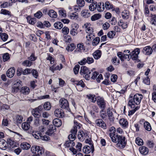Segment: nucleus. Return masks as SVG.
<instances>
[{
	"label": "nucleus",
	"mask_w": 156,
	"mask_h": 156,
	"mask_svg": "<svg viewBox=\"0 0 156 156\" xmlns=\"http://www.w3.org/2000/svg\"><path fill=\"white\" fill-rule=\"evenodd\" d=\"M101 17V15L99 13H96L92 16L91 18L92 21H94L100 19Z\"/></svg>",
	"instance_id": "obj_33"
},
{
	"label": "nucleus",
	"mask_w": 156,
	"mask_h": 156,
	"mask_svg": "<svg viewBox=\"0 0 156 156\" xmlns=\"http://www.w3.org/2000/svg\"><path fill=\"white\" fill-rule=\"evenodd\" d=\"M107 113L109 119L111 121H114V117L113 113L110 110V108H108L107 110Z\"/></svg>",
	"instance_id": "obj_38"
},
{
	"label": "nucleus",
	"mask_w": 156,
	"mask_h": 156,
	"mask_svg": "<svg viewBox=\"0 0 156 156\" xmlns=\"http://www.w3.org/2000/svg\"><path fill=\"white\" fill-rule=\"evenodd\" d=\"M87 97L92 102H95L96 101V98L95 96L92 94L87 95Z\"/></svg>",
	"instance_id": "obj_37"
},
{
	"label": "nucleus",
	"mask_w": 156,
	"mask_h": 156,
	"mask_svg": "<svg viewBox=\"0 0 156 156\" xmlns=\"http://www.w3.org/2000/svg\"><path fill=\"white\" fill-rule=\"evenodd\" d=\"M21 92L23 94H27L30 92L29 88L26 87H23L21 88Z\"/></svg>",
	"instance_id": "obj_34"
},
{
	"label": "nucleus",
	"mask_w": 156,
	"mask_h": 156,
	"mask_svg": "<svg viewBox=\"0 0 156 156\" xmlns=\"http://www.w3.org/2000/svg\"><path fill=\"white\" fill-rule=\"evenodd\" d=\"M53 123L55 126L59 127L62 125L61 120L59 119H55L53 121Z\"/></svg>",
	"instance_id": "obj_23"
},
{
	"label": "nucleus",
	"mask_w": 156,
	"mask_h": 156,
	"mask_svg": "<svg viewBox=\"0 0 156 156\" xmlns=\"http://www.w3.org/2000/svg\"><path fill=\"white\" fill-rule=\"evenodd\" d=\"M119 26H121L123 29H125L127 27V23L126 22H123L120 20L118 23Z\"/></svg>",
	"instance_id": "obj_43"
},
{
	"label": "nucleus",
	"mask_w": 156,
	"mask_h": 156,
	"mask_svg": "<svg viewBox=\"0 0 156 156\" xmlns=\"http://www.w3.org/2000/svg\"><path fill=\"white\" fill-rule=\"evenodd\" d=\"M20 146L22 149L24 150L29 149L30 147V144L27 142H23L20 145Z\"/></svg>",
	"instance_id": "obj_24"
},
{
	"label": "nucleus",
	"mask_w": 156,
	"mask_h": 156,
	"mask_svg": "<svg viewBox=\"0 0 156 156\" xmlns=\"http://www.w3.org/2000/svg\"><path fill=\"white\" fill-rule=\"evenodd\" d=\"M101 51L100 50H98L93 53V55L95 59L97 60L101 57Z\"/></svg>",
	"instance_id": "obj_22"
},
{
	"label": "nucleus",
	"mask_w": 156,
	"mask_h": 156,
	"mask_svg": "<svg viewBox=\"0 0 156 156\" xmlns=\"http://www.w3.org/2000/svg\"><path fill=\"white\" fill-rule=\"evenodd\" d=\"M80 66L79 65H76L73 68V70L74 73L76 74L79 72Z\"/></svg>",
	"instance_id": "obj_63"
},
{
	"label": "nucleus",
	"mask_w": 156,
	"mask_h": 156,
	"mask_svg": "<svg viewBox=\"0 0 156 156\" xmlns=\"http://www.w3.org/2000/svg\"><path fill=\"white\" fill-rule=\"evenodd\" d=\"M7 141L9 148L10 149H13L15 147H18L19 146L18 144L12 138L8 139Z\"/></svg>",
	"instance_id": "obj_8"
},
{
	"label": "nucleus",
	"mask_w": 156,
	"mask_h": 156,
	"mask_svg": "<svg viewBox=\"0 0 156 156\" xmlns=\"http://www.w3.org/2000/svg\"><path fill=\"white\" fill-rule=\"evenodd\" d=\"M140 49L138 48L135 49L132 52L130 58L133 60H136L138 57V55L140 53Z\"/></svg>",
	"instance_id": "obj_12"
},
{
	"label": "nucleus",
	"mask_w": 156,
	"mask_h": 156,
	"mask_svg": "<svg viewBox=\"0 0 156 156\" xmlns=\"http://www.w3.org/2000/svg\"><path fill=\"white\" fill-rule=\"evenodd\" d=\"M69 29L66 27H64L62 30V33L65 35L69 33Z\"/></svg>",
	"instance_id": "obj_57"
},
{
	"label": "nucleus",
	"mask_w": 156,
	"mask_h": 156,
	"mask_svg": "<svg viewBox=\"0 0 156 156\" xmlns=\"http://www.w3.org/2000/svg\"><path fill=\"white\" fill-rule=\"evenodd\" d=\"M119 123L124 129H126L128 127V122L126 119L124 118L121 119L119 120Z\"/></svg>",
	"instance_id": "obj_15"
},
{
	"label": "nucleus",
	"mask_w": 156,
	"mask_h": 156,
	"mask_svg": "<svg viewBox=\"0 0 156 156\" xmlns=\"http://www.w3.org/2000/svg\"><path fill=\"white\" fill-rule=\"evenodd\" d=\"M115 32L113 31H111L109 32L107 34V36L108 37L112 38H113L114 37L115 35Z\"/></svg>",
	"instance_id": "obj_53"
},
{
	"label": "nucleus",
	"mask_w": 156,
	"mask_h": 156,
	"mask_svg": "<svg viewBox=\"0 0 156 156\" xmlns=\"http://www.w3.org/2000/svg\"><path fill=\"white\" fill-rule=\"evenodd\" d=\"M77 47L80 50V51L78 50L80 52H81L82 51H84L85 50V47H84L83 44L82 43L78 44Z\"/></svg>",
	"instance_id": "obj_52"
},
{
	"label": "nucleus",
	"mask_w": 156,
	"mask_h": 156,
	"mask_svg": "<svg viewBox=\"0 0 156 156\" xmlns=\"http://www.w3.org/2000/svg\"><path fill=\"white\" fill-rule=\"evenodd\" d=\"M78 17V13L76 12L71 13L69 15V17L71 19H76Z\"/></svg>",
	"instance_id": "obj_47"
},
{
	"label": "nucleus",
	"mask_w": 156,
	"mask_h": 156,
	"mask_svg": "<svg viewBox=\"0 0 156 156\" xmlns=\"http://www.w3.org/2000/svg\"><path fill=\"white\" fill-rule=\"evenodd\" d=\"M147 145L149 148H153L154 145V143L152 140H147L146 142Z\"/></svg>",
	"instance_id": "obj_48"
},
{
	"label": "nucleus",
	"mask_w": 156,
	"mask_h": 156,
	"mask_svg": "<svg viewBox=\"0 0 156 156\" xmlns=\"http://www.w3.org/2000/svg\"><path fill=\"white\" fill-rule=\"evenodd\" d=\"M144 83L147 85H149L150 84V79L148 77H146V78H144L143 80Z\"/></svg>",
	"instance_id": "obj_59"
},
{
	"label": "nucleus",
	"mask_w": 156,
	"mask_h": 156,
	"mask_svg": "<svg viewBox=\"0 0 156 156\" xmlns=\"http://www.w3.org/2000/svg\"><path fill=\"white\" fill-rule=\"evenodd\" d=\"M21 82L19 80H17L14 82V86L12 89L13 92H16L20 90V88L22 86Z\"/></svg>",
	"instance_id": "obj_9"
},
{
	"label": "nucleus",
	"mask_w": 156,
	"mask_h": 156,
	"mask_svg": "<svg viewBox=\"0 0 156 156\" xmlns=\"http://www.w3.org/2000/svg\"><path fill=\"white\" fill-rule=\"evenodd\" d=\"M74 84L77 86L80 85L82 87H85V85L82 80H81L79 81H75V83H74Z\"/></svg>",
	"instance_id": "obj_56"
},
{
	"label": "nucleus",
	"mask_w": 156,
	"mask_h": 156,
	"mask_svg": "<svg viewBox=\"0 0 156 156\" xmlns=\"http://www.w3.org/2000/svg\"><path fill=\"white\" fill-rule=\"evenodd\" d=\"M80 73L81 75H85V76H84V77L86 80H89L90 79V74L91 73V72L87 67L82 66L81 67Z\"/></svg>",
	"instance_id": "obj_5"
},
{
	"label": "nucleus",
	"mask_w": 156,
	"mask_h": 156,
	"mask_svg": "<svg viewBox=\"0 0 156 156\" xmlns=\"http://www.w3.org/2000/svg\"><path fill=\"white\" fill-rule=\"evenodd\" d=\"M54 25L55 28L58 29H61L63 27L62 23L60 22H57L55 23Z\"/></svg>",
	"instance_id": "obj_40"
},
{
	"label": "nucleus",
	"mask_w": 156,
	"mask_h": 156,
	"mask_svg": "<svg viewBox=\"0 0 156 156\" xmlns=\"http://www.w3.org/2000/svg\"><path fill=\"white\" fill-rule=\"evenodd\" d=\"M1 39L3 41H6L8 38V35L5 33H2L0 35Z\"/></svg>",
	"instance_id": "obj_54"
},
{
	"label": "nucleus",
	"mask_w": 156,
	"mask_h": 156,
	"mask_svg": "<svg viewBox=\"0 0 156 156\" xmlns=\"http://www.w3.org/2000/svg\"><path fill=\"white\" fill-rule=\"evenodd\" d=\"M78 119L77 118L74 119V125L71 130V134L68 136V139L70 140H73V141L76 138V135L77 131V129L80 128L81 125L77 121Z\"/></svg>",
	"instance_id": "obj_3"
},
{
	"label": "nucleus",
	"mask_w": 156,
	"mask_h": 156,
	"mask_svg": "<svg viewBox=\"0 0 156 156\" xmlns=\"http://www.w3.org/2000/svg\"><path fill=\"white\" fill-rule=\"evenodd\" d=\"M139 108V106H135V107L133 108H132V109H133L129 111L128 115L129 116L132 115Z\"/></svg>",
	"instance_id": "obj_45"
},
{
	"label": "nucleus",
	"mask_w": 156,
	"mask_h": 156,
	"mask_svg": "<svg viewBox=\"0 0 156 156\" xmlns=\"http://www.w3.org/2000/svg\"><path fill=\"white\" fill-rule=\"evenodd\" d=\"M106 9L107 10L112 9L113 8V5L109 2L106 1L105 2L104 5Z\"/></svg>",
	"instance_id": "obj_42"
},
{
	"label": "nucleus",
	"mask_w": 156,
	"mask_h": 156,
	"mask_svg": "<svg viewBox=\"0 0 156 156\" xmlns=\"http://www.w3.org/2000/svg\"><path fill=\"white\" fill-rule=\"evenodd\" d=\"M97 3L94 2L90 4L89 6V9L91 11H94L97 8Z\"/></svg>",
	"instance_id": "obj_29"
},
{
	"label": "nucleus",
	"mask_w": 156,
	"mask_h": 156,
	"mask_svg": "<svg viewBox=\"0 0 156 156\" xmlns=\"http://www.w3.org/2000/svg\"><path fill=\"white\" fill-rule=\"evenodd\" d=\"M76 48V45L73 43L71 44L67 45L66 49L68 51H72Z\"/></svg>",
	"instance_id": "obj_27"
},
{
	"label": "nucleus",
	"mask_w": 156,
	"mask_h": 156,
	"mask_svg": "<svg viewBox=\"0 0 156 156\" xmlns=\"http://www.w3.org/2000/svg\"><path fill=\"white\" fill-rule=\"evenodd\" d=\"M65 145L67 147H71L75 145V143L73 140H69L66 142Z\"/></svg>",
	"instance_id": "obj_30"
},
{
	"label": "nucleus",
	"mask_w": 156,
	"mask_h": 156,
	"mask_svg": "<svg viewBox=\"0 0 156 156\" xmlns=\"http://www.w3.org/2000/svg\"><path fill=\"white\" fill-rule=\"evenodd\" d=\"M88 10L84 9L81 12L82 16L85 18H88L90 16V13L88 12Z\"/></svg>",
	"instance_id": "obj_28"
},
{
	"label": "nucleus",
	"mask_w": 156,
	"mask_h": 156,
	"mask_svg": "<svg viewBox=\"0 0 156 156\" xmlns=\"http://www.w3.org/2000/svg\"><path fill=\"white\" fill-rule=\"evenodd\" d=\"M111 140L113 142H117V146L120 148H123L126 145L125 138L124 136L117 135L112 137Z\"/></svg>",
	"instance_id": "obj_2"
},
{
	"label": "nucleus",
	"mask_w": 156,
	"mask_h": 156,
	"mask_svg": "<svg viewBox=\"0 0 156 156\" xmlns=\"http://www.w3.org/2000/svg\"><path fill=\"white\" fill-rule=\"evenodd\" d=\"M56 129L55 126L53 125H49L46 132V134L49 136L51 135L55 131Z\"/></svg>",
	"instance_id": "obj_13"
},
{
	"label": "nucleus",
	"mask_w": 156,
	"mask_h": 156,
	"mask_svg": "<svg viewBox=\"0 0 156 156\" xmlns=\"http://www.w3.org/2000/svg\"><path fill=\"white\" fill-rule=\"evenodd\" d=\"M152 51L153 50L149 46L145 47L143 50L144 53L147 55L151 54Z\"/></svg>",
	"instance_id": "obj_16"
},
{
	"label": "nucleus",
	"mask_w": 156,
	"mask_h": 156,
	"mask_svg": "<svg viewBox=\"0 0 156 156\" xmlns=\"http://www.w3.org/2000/svg\"><path fill=\"white\" fill-rule=\"evenodd\" d=\"M139 151L141 154H142L146 155L148 153V148L145 146H141L139 147Z\"/></svg>",
	"instance_id": "obj_19"
},
{
	"label": "nucleus",
	"mask_w": 156,
	"mask_h": 156,
	"mask_svg": "<svg viewBox=\"0 0 156 156\" xmlns=\"http://www.w3.org/2000/svg\"><path fill=\"white\" fill-rule=\"evenodd\" d=\"M59 15L63 17H66V12L65 10L61 9L59 11Z\"/></svg>",
	"instance_id": "obj_61"
},
{
	"label": "nucleus",
	"mask_w": 156,
	"mask_h": 156,
	"mask_svg": "<svg viewBox=\"0 0 156 156\" xmlns=\"http://www.w3.org/2000/svg\"><path fill=\"white\" fill-rule=\"evenodd\" d=\"M105 9L104 4L103 2H100L97 4V9L98 12H103Z\"/></svg>",
	"instance_id": "obj_20"
},
{
	"label": "nucleus",
	"mask_w": 156,
	"mask_h": 156,
	"mask_svg": "<svg viewBox=\"0 0 156 156\" xmlns=\"http://www.w3.org/2000/svg\"><path fill=\"white\" fill-rule=\"evenodd\" d=\"M39 112L37 109L34 108L33 110L32 114L35 117H39L40 116Z\"/></svg>",
	"instance_id": "obj_49"
},
{
	"label": "nucleus",
	"mask_w": 156,
	"mask_h": 156,
	"mask_svg": "<svg viewBox=\"0 0 156 156\" xmlns=\"http://www.w3.org/2000/svg\"><path fill=\"white\" fill-rule=\"evenodd\" d=\"M0 13L5 15H10V12L5 9H2Z\"/></svg>",
	"instance_id": "obj_60"
},
{
	"label": "nucleus",
	"mask_w": 156,
	"mask_h": 156,
	"mask_svg": "<svg viewBox=\"0 0 156 156\" xmlns=\"http://www.w3.org/2000/svg\"><path fill=\"white\" fill-rule=\"evenodd\" d=\"M97 103L99 106L102 109V112H103L105 108L106 103L104 99L101 97H98Z\"/></svg>",
	"instance_id": "obj_6"
},
{
	"label": "nucleus",
	"mask_w": 156,
	"mask_h": 156,
	"mask_svg": "<svg viewBox=\"0 0 156 156\" xmlns=\"http://www.w3.org/2000/svg\"><path fill=\"white\" fill-rule=\"evenodd\" d=\"M83 152L86 154H88L91 151L93 153L94 151V148L93 145L89 146L88 145L85 146L83 148Z\"/></svg>",
	"instance_id": "obj_11"
},
{
	"label": "nucleus",
	"mask_w": 156,
	"mask_h": 156,
	"mask_svg": "<svg viewBox=\"0 0 156 156\" xmlns=\"http://www.w3.org/2000/svg\"><path fill=\"white\" fill-rule=\"evenodd\" d=\"M126 54H124L123 55V61L125 59H126L128 61L130 59L129 56L131 55V53L129 50H125L124 51Z\"/></svg>",
	"instance_id": "obj_25"
},
{
	"label": "nucleus",
	"mask_w": 156,
	"mask_h": 156,
	"mask_svg": "<svg viewBox=\"0 0 156 156\" xmlns=\"http://www.w3.org/2000/svg\"><path fill=\"white\" fill-rule=\"evenodd\" d=\"M96 123L98 126L104 129L106 128V125L105 122L101 119H98L96 120Z\"/></svg>",
	"instance_id": "obj_14"
},
{
	"label": "nucleus",
	"mask_w": 156,
	"mask_h": 156,
	"mask_svg": "<svg viewBox=\"0 0 156 156\" xmlns=\"http://www.w3.org/2000/svg\"><path fill=\"white\" fill-rule=\"evenodd\" d=\"M142 98L143 96L140 94H136L134 96L133 98V96L130 95L128 104V106L131 108H133L135 106H138L137 105L140 104Z\"/></svg>",
	"instance_id": "obj_1"
},
{
	"label": "nucleus",
	"mask_w": 156,
	"mask_h": 156,
	"mask_svg": "<svg viewBox=\"0 0 156 156\" xmlns=\"http://www.w3.org/2000/svg\"><path fill=\"white\" fill-rule=\"evenodd\" d=\"M144 127L147 130L150 131L151 129V127L150 123L148 122H145L144 123Z\"/></svg>",
	"instance_id": "obj_39"
},
{
	"label": "nucleus",
	"mask_w": 156,
	"mask_h": 156,
	"mask_svg": "<svg viewBox=\"0 0 156 156\" xmlns=\"http://www.w3.org/2000/svg\"><path fill=\"white\" fill-rule=\"evenodd\" d=\"M70 33L72 35L75 36L77 34V30L72 28L70 30Z\"/></svg>",
	"instance_id": "obj_58"
},
{
	"label": "nucleus",
	"mask_w": 156,
	"mask_h": 156,
	"mask_svg": "<svg viewBox=\"0 0 156 156\" xmlns=\"http://www.w3.org/2000/svg\"><path fill=\"white\" fill-rule=\"evenodd\" d=\"M32 62L28 60H26L23 62L22 64L23 66H26L30 67L31 66Z\"/></svg>",
	"instance_id": "obj_44"
},
{
	"label": "nucleus",
	"mask_w": 156,
	"mask_h": 156,
	"mask_svg": "<svg viewBox=\"0 0 156 156\" xmlns=\"http://www.w3.org/2000/svg\"><path fill=\"white\" fill-rule=\"evenodd\" d=\"M60 107L63 109H67L69 107V104L68 101L64 98H61L59 101Z\"/></svg>",
	"instance_id": "obj_10"
},
{
	"label": "nucleus",
	"mask_w": 156,
	"mask_h": 156,
	"mask_svg": "<svg viewBox=\"0 0 156 156\" xmlns=\"http://www.w3.org/2000/svg\"><path fill=\"white\" fill-rule=\"evenodd\" d=\"M87 134L84 133L83 131L79 132L78 133V137L80 140H83L84 139L87 137Z\"/></svg>",
	"instance_id": "obj_21"
},
{
	"label": "nucleus",
	"mask_w": 156,
	"mask_h": 156,
	"mask_svg": "<svg viewBox=\"0 0 156 156\" xmlns=\"http://www.w3.org/2000/svg\"><path fill=\"white\" fill-rule=\"evenodd\" d=\"M55 116L58 117L62 118L64 116L63 112L60 109H56L54 112Z\"/></svg>",
	"instance_id": "obj_17"
},
{
	"label": "nucleus",
	"mask_w": 156,
	"mask_h": 156,
	"mask_svg": "<svg viewBox=\"0 0 156 156\" xmlns=\"http://www.w3.org/2000/svg\"><path fill=\"white\" fill-rule=\"evenodd\" d=\"M48 14L49 16L52 18H56L57 16L56 12L52 9L49 10Z\"/></svg>",
	"instance_id": "obj_26"
},
{
	"label": "nucleus",
	"mask_w": 156,
	"mask_h": 156,
	"mask_svg": "<svg viewBox=\"0 0 156 156\" xmlns=\"http://www.w3.org/2000/svg\"><path fill=\"white\" fill-rule=\"evenodd\" d=\"M77 3L80 7H83L85 5V1L84 0H77Z\"/></svg>",
	"instance_id": "obj_55"
},
{
	"label": "nucleus",
	"mask_w": 156,
	"mask_h": 156,
	"mask_svg": "<svg viewBox=\"0 0 156 156\" xmlns=\"http://www.w3.org/2000/svg\"><path fill=\"white\" fill-rule=\"evenodd\" d=\"M82 28L85 30L86 32L89 34L87 36L86 38L88 40L89 39H91L90 36L92 35L93 32V30L91 27V24L90 23H85L83 26Z\"/></svg>",
	"instance_id": "obj_4"
},
{
	"label": "nucleus",
	"mask_w": 156,
	"mask_h": 156,
	"mask_svg": "<svg viewBox=\"0 0 156 156\" xmlns=\"http://www.w3.org/2000/svg\"><path fill=\"white\" fill-rule=\"evenodd\" d=\"M100 41V38L99 37H96L94 38L92 41V45L93 46L97 45L99 42Z\"/></svg>",
	"instance_id": "obj_51"
},
{
	"label": "nucleus",
	"mask_w": 156,
	"mask_h": 156,
	"mask_svg": "<svg viewBox=\"0 0 156 156\" xmlns=\"http://www.w3.org/2000/svg\"><path fill=\"white\" fill-rule=\"evenodd\" d=\"M31 152L34 154H42V148L39 146H33L31 148Z\"/></svg>",
	"instance_id": "obj_7"
},
{
	"label": "nucleus",
	"mask_w": 156,
	"mask_h": 156,
	"mask_svg": "<svg viewBox=\"0 0 156 156\" xmlns=\"http://www.w3.org/2000/svg\"><path fill=\"white\" fill-rule=\"evenodd\" d=\"M129 11L126 10L124 11L122 13V16L124 19H128L129 18Z\"/></svg>",
	"instance_id": "obj_32"
},
{
	"label": "nucleus",
	"mask_w": 156,
	"mask_h": 156,
	"mask_svg": "<svg viewBox=\"0 0 156 156\" xmlns=\"http://www.w3.org/2000/svg\"><path fill=\"white\" fill-rule=\"evenodd\" d=\"M109 130L111 132L109 133V135L111 139H112V137L115 136V134L116 131L115 128V127L112 126L110 128Z\"/></svg>",
	"instance_id": "obj_41"
},
{
	"label": "nucleus",
	"mask_w": 156,
	"mask_h": 156,
	"mask_svg": "<svg viewBox=\"0 0 156 156\" xmlns=\"http://www.w3.org/2000/svg\"><path fill=\"white\" fill-rule=\"evenodd\" d=\"M135 142L136 144L139 146H141L143 144V140L140 138H136V139Z\"/></svg>",
	"instance_id": "obj_46"
},
{
	"label": "nucleus",
	"mask_w": 156,
	"mask_h": 156,
	"mask_svg": "<svg viewBox=\"0 0 156 156\" xmlns=\"http://www.w3.org/2000/svg\"><path fill=\"white\" fill-rule=\"evenodd\" d=\"M22 127L24 130L27 131L30 128V124L28 122H23L22 124Z\"/></svg>",
	"instance_id": "obj_31"
},
{
	"label": "nucleus",
	"mask_w": 156,
	"mask_h": 156,
	"mask_svg": "<svg viewBox=\"0 0 156 156\" xmlns=\"http://www.w3.org/2000/svg\"><path fill=\"white\" fill-rule=\"evenodd\" d=\"M32 136L36 139H39L41 137V134L37 131H33L32 133Z\"/></svg>",
	"instance_id": "obj_36"
},
{
	"label": "nucleus",
	"mask_w": 156,
	"mask_h": 156,
	"mask_svg": "<svg viewBox=\"0 0 156 156\" xmlns=\"http://www.w3.org/2000/svg\"><path fill=\"white\" fill-rule=\"evenodd\" d=\"M44 109L47 110H50L51 108V106L50 102H47L45 103L44 105Z\"/></svg>",
	"instance_id": "obj_50"
},
{
	"label": "nucleus",
	"mask_w": 156,
	"mask_h": 156,
	"mask_svg": "<svg viewBox=\"0 0 156 156\" xmlns=\"http://www.w3.org/2000/svg\"><path fill=\"white\" fill-rule=\"evenodd\" d=\"M152 99L154 102L156 103V88L152 94Z\"/></svg>",
	"instance_id": "obj_64"
},
{
	"label": "nucleus",
	"mask_w": 156,
	"mask_h": 156,
	"mask_svg": "<svg viewBox=\"0 0 156 156\" xmlns=\"http://www.w3.org/2000/svg\"><path fill=\"white\" fill-rule=\"evenodd\" d=\"M9 54L7 53H5L3 56V60L4 62L7 61L9 59Z\"/></svg>",
	"instance_id": "obj_62"
},
{
	"label": "nucleus",
	"mask_w": 156,
	"mask_h": 156,
	"mask_svg": "<svg viewBox=\"0 0 156 156\" xmlns=\"http://www.w3.org/2000/svg\"><path fill=\"white\" fill-rule=\"evenodd\" d=\"M15 69L14 67L9 69L7 71V76L9 78H12L15 73Z\"/></svg>",
	"instance_id": "obj_18"
},
{
	"label": "nucleus",
	"mask_w": 156,
	"mask_h": 156,
	"mask_svg": "<svg viewBox=\"0 0 156 156\" xmlns=\"http://www.w3.org/2000/svg\"><path fill=\"white\" fill-rule=\"evenodd\" d=\"M6 147V142L3 139H0V148L5 149Z\"/></svg>",
	"instance_id": "obj_35"
}]
</instances>
